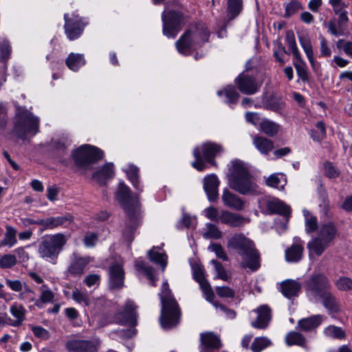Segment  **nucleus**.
I'll list each match as a JSON object with an SVG mask.
<instances>
[{
	"instance_id": "nucleus-52",
	"label": "nucleus",
	"mask_w": 352,
	"mask_h": 352,
	"mask_svg": "<svg viewBox=\"0 0 352 352\" xmlns=\"http://www.w3.org/2000/svg\"><path fill=\"white\" fill-rule=\"evenodd\" d=\"M211 263L214 265L217 276V278L221 279L225 281H228L230 278V276L228 274L226 270H225L223 265L216 261V260H212Z\"/></svg>"
},
{
	"instance_id": "nucleus-24",
	"label": "nucleus",
	"mask_w": 352,
	"mask_h": 352,
	"mask_svg": "<svg viewBox=\"0 0 352 352\" xmlns=\"http://www.w3.org/2000/svg\"><path fill=\"white\" fill-rule=\"evenodd\" d=\"M256 319L252 322V326L256 329H265L271 320V309L267 305H262L256 309Z\"/></svg>"
},
{
	"instance_id": "nucleus-7",
	"label": "nucleus",
	"mask_w": 352,
	"mask_h": 352,
	"mask_svg": "<svg viewBox=\"0 0 352 352\" xmlns=\"http://www.w3.org/2000/svg\"><path fill=\"white\" fill-rule=\"evenodd\" d=\"M66 241L65 236L60 233L45 236L38 245L40 256L46 261L54 262Z\"/></svg>"
},
{
	"instance_id": "nucleus-36",
	"label": "nucleus",
	"mask_w": 352,
	"mask_h": 352,
	"mask_svg": "<svg viewBox=\"0 0 352 352\" xmlns=\"http://www.w3.org/2000/svg\"><path fill=\"white\" fill-rule=\"evenodd\" d=\"M285 107V103L280 98L271 97L263 102V107L265 109L281 113Z\"/></svg>"
},
{
	"instance_id": "nucleus-61",
	"label": "nucleus",
	"mask_w": 352,
	"mask_h": 352,
	"mask_svg": "<svg viewBox=\"0 0 352 352\" xmlns=\"http://www.w3.org/2000/svg\"><path fill=\"white\" fill-rule=\"evenodd\" d=\"M155 264L160 266L162 272L165 271L168 265V255L164 251L155 250Z\"/></svg>"
},
{
	"instance_id": "nucleus-13",
	"label": "nucleus",
	"mask_w": 352,
	"mask_h": 352,
	"mask_svg": "<svg viewBox=\"0 0 352 352\" xmlns=\"http://www.w3.org/2000/svg\"><path fill=\"white\" fill-rule=\"evenodd\" d=\"M64 30L67 38L74 41L78 38L82 34L87 22L79 15L73 13L71 16L64 14Z\"/></svg>"
},
{
	"instance_id": "nucleus-21",
	"label": "nucleus",
	"mask_w": 352,
	"mask_h": 352,
	"mask_svg": "<svg viewBox=\"0 0 352 352\" xmlns=\"http://www.w3.org/2000/svg\"><path fill=\"white\" fill-rule=\"evenodd\" d=\"M219 221L221 223L233 228L241 227L249 222V221L242 215L228 210L221 211L219 216Z\"/></svg>"
},
{
	"instance_id": "nucleus-20",
	"label": "nucleus",
	"mask_w": 352,
	"mask_h": 352,
	"mask_svg": "<svg viewBox=\"0 0 352 352\" xmlns=\"http://www.w3.org/2000/svg\"><path fill=\"white\" fill-rule=\"evenodd\" d=\"M72 221L73 217L67 214L63 216L51 217L45 219H41L39 226H41L45 230H52L59 226H67Z\"/></svg>"
},
{
	"instance_id": "nucleus-19",
	"label": "nucleus",
	"mask_w": 352,
	"mask_h": 352,
	"mask_svg": "<svg viewBox=\"0 0 352 352\" xmlns=\"http://www.w3.org/2000/svg\"><path fill=\"white\" fill-rule=\"evenodd\" d=\"M65 346L69 352H97L96 345L91 340H69L67 342Z\"/></svg>"
},
{
	"instance_id": "nucleus-43",
	"label": "nucleus",
	"mask_w": 352,
	"mask_h": 352,
	"mask_svg": "<svg viewBox=\"0 0 352 352\" xmlns=\"http://www.w3.org/2000/svg\"><path fill=\"white\" fill-rule=\"evenodd\" d=\"M6 233L3 240L2 241L3 245H7L10 248L14 246L17 243L16 240V230L11 226H6Z\"/></svg>"
},
{
	"instance_id": "nucleus-37",
	"label": "nucleus",
	"mask_w": 352,
	"mask_h": 352,
	"mask_svg": "<svg viewBox=\"0 0 352 352\" xmlns=\"http://www.w3.org/2000/svg\"><path fill=\"white\" fill-rule=\"evenodd\" d=\"M227 13L230 20L236 18L243 10V0H227Z\"/></svg>"
},
{
	"instance_id": "nucleus-38",
	"label": "nucleus",
	"mask_w": 352,
	"mask_h": 352,
	"mask_svg": "<svg viewBox=\"0 0 352 352\" xmlns=\"http://www.w3.org/2000/svg\"><path fill=\"white\" fill-rule=\"evenodd\" d=\"M285 342L287 346L298 345L301 347H305L306 339L300 333L291 331L285 336Z\"/></svg>"
},
{
	"instance_id": "nucleus-46",
	"label": "nucleus",
	"mask_w": 352,
	"mask_h": 352,
	"mask_svg": "<svg viewBox=\"0 0 352 352\" xmlns=\"http://www.w3.org/2000/svg\"><path fill=\"white\" fill-rule=\"evenodd\" d=\"M18 298L25 303L34 302L36 306V301L37 300L35 292L25 285L24 289L18 295Z\"/></svg>"
},
{
	"instance_id": "nucleus-62",
	"label": "nucleus",
	"mask_w": 352,
	"mask_h": 352,
	"mask_svg": "<svg viewBox=\"0 0 352 352\" xmlns=\"http://www.w3.org/2000/svg\"><path fill=\"white\" fill-rule=\"evenodd\" d=\"M208 250L214 252L216 256L223 261H228V256L221 244L212 243L208 247Z\"/></svg>"
},
{
	"instance_id": "nucleus-54",
	"label": "nucleus",
	"mask_w": 352,
	"mask_h": 352,
	"mask_svg": "<svg viewBox=\"0 0 352 352\" xmlns=\"http://www.w3.org/2000/svg\"><path fill=\"white\" fill-rule=\"evenodd\" d=\"M338 290L350 291L352 290V279L346 276L340 277L335 283Z\"/></svg>"
},
{
	"instance_id": "nucleus-11",
	"label": "nucleus",
	"mask_w": 352,
	"mask_h": 352,
	"mask_svg": "<svg viewBox=\"0 0 352 352\" xmlns=\"http://www.w3.org/2000/svg\"><path fill=\"white\" fill-rule=\"evenodd\" d=\"M330 288V281L322 273L311 274L305 283V290L307 296L316 300H319V297Z\"/></svg>"
},
{
	"instance_id": "nucleus-34",
	"label": "nucleus",
	"mask_w": 352,
	"mask_h": 352,
	"mask_svg": "<svg viewBox=\"0 0 352 352\" xmlns=\"http://www.w3.org/2000/svg\"><path fill=\"white\" fill-rule=\"evenodd\" d=\"M65 64L69 69L77 72L85 64V60L83 54L70 53L65 60Z\"/></svg>"
},
{
	"instance_id": "nucleus-10",
	"label": "nucleus",
	"mask_w": 352,
	"mask_h": 352,
	"mask_svg": "<svg viewBox=\"0 0 352 352\" xmlns=\"http://www.w3.org/2000/svg\"><path fill=\"white\" fill-rule=\"evenodd\" d=\"M182 311L176 300L162 304L160 323L162 329L169 330L176 327L181 321Z\"/></svg>"
},
{
	"instance_id": "nucleus-57",
	"label": "nucleus",
	"mask_w": 352,
	"mask_h": 352,
	"mask_svg": "<svg viewBox=\"0 0 352 352\" xmlns=\"http://www.w3.org/2000/svg\"><path fill=\"white\" fill-rule=\"evenodd\" d=\"M302 4L298 1H292L285 6V16L289 18L292 15L297 13L300 10H302Z\"/></svg>"
},
{
	"instance_id": "nucleus-63",
	"label": "nucleus",
	"mask_w": 352,
	"mask_h": 352,
	"mask_svg": "<svg viewBox=\"0 0 352 352\" xmlns=\"http://www.w3.org/2000/svg\"><path fill=\"white\" fill-rule=\"evenodd\" d=\"M324 175L329 178H336L340 175L338 169L330 162L324 163Z\"/></svg>"
},
{
	"instance_id": "nucleus-32",
	"label": "nucleus",
	"mask_w": 352,
	"mask_h": 352,
	"mask_svg": "<svg viewBox=\"0 0 352 352\" xmlns=\"http://www.w3.org/2000/svg\"><path fill=\"white\" fill-rule=\"evenodd\" d=\"M298 40L300 46L303 49L311 65L314 67V57L311 39L307 34H298Z\"/></svg>"
},
{
	"instance_id": "nucleus-8",
	"label": "nucleus",
	"mask_w": 352,
	"mask_h": 352,
	"mask_svg": "<svg viewBox=\"0 0 352 352\" xmlns=\"http://www.w3.org/2000/svg\"><path fill=\"white\" fill-rule=\"evenodd\" d=\"M223 152L221 144L212 142L203 143L200 146H197L193 150V155L195 161L192 162V166L199 171H202L206 167L203 161L205 160L212 164H214V157Z\"/></svg>"
},
{
	"instance_id": "nucleus-51",
	"label": "nucleus",
	"mask_w": 352,
	"mask_h": 352,
	"mask_svg": "<svg viewBox=\"0 0 352 352\" xmlns=\"http://www.w3.org/2000/svg\"><path fill=\"white\" fill-rule=\"evenodd\" d=\"M305 217V231L307 234L315 232L318 228V220L314 216L309 214L308 211H304Z\"/></svg>"
},
{
	"instance_id": "nucleus-31",
	"label": "nucleus",
	"mask_w": 352,
	"mask_h": 352,
	"mask_svg": "<svg viewBox=\"0 0 352 352\" xmlns=\"http://www.w3.org/2000/svg\"><path fill=\"white\" fill-rule=\"evenodd\" d=\"M135 268L139 276L146 278L151 282V285H153L154 279L153 268L148 263L139 258L135 261Z\"/></svg>"
},
{
	"instance_id": "nucleus-49",
	"label": "nucleus",
	"mask_w": 352,
	"mask_h": 352,
	"mask_svg": "<svg viewBox=\"0 0 352 352\" xmlns=\"http://www.w3.org/2000/svg\"><path fill=\"white\" fill-rule=\"evenodd\" d=\"M139 168L133 165H129L126 170V173L132 185L137 190H140V182L138 179Z\"/></svg>"
},
{
	"instance_id": "nucleus-56",
	"label": "nucleus",
	"mask_w": 352,
	"mask_h": 352,
	"mask_svg": "<svg viewBox=\"0 0 352 352\" xmlns=\"http://www.w3.org/2000/svg\"><path fill=\"white\" fill-rule=\"evenodd\" d=\"M199 284L206 299L212 304V302H214L213 300L214 294L209 283L207 280H205L199 283Z\"/></svg>"
},
{
	"instance_id": "nucleus-18",
	"label": "nucleus",
	"mask_w": 352,
	"mask_h": 352,
	"mask_svg": "<svg viewBox=\"0 0 352 352\" xmlns=\"http://www.w3.org/2000/svg\"><path fill=\"white\" fill-rule=\"evenodd\" d=\"M265 206L270 214H278L285 218L286 221L289 220L291 213V208L282 201L272 198L266 201Z\"/></svg>"
},
{
	"instance_id": "nucleus-45",
	"label": "nucleus",
	"mask_w": 352,
	"mask_h": 352,
	"mask_svg": "<svg viewBox=\"0 0 352 352\" xmlns=\"http://www.w3.org/2000/svg\"><path fill=\"white\" fill-rule=\"evenodd\" d=\"M326 336L333 339H344L346 336L344 331L339 327L329 325L324 330Z\"/></svg>"
},
{
	"instance_id": "nucleus-26",
	"label": "nucleus",
	"mask_w": 352,
	"mask_h": 352,
	"mask_svg": "<svg viewBox=\"0 0 352 352\" xmlns=\"http://www.w3.org/2000/svg\"><path fill=\"white\" fill-rule=\"evenodd\" d=\"M74 256L67 271L72 276H80L83 274L85 267L91 262V258L77 256L76 254H74Z\"/></svg>"
},
{
	"instance_id": "nucleus-55",
	"label": "nucleus",
	"mask_w": 352,
	"mask_h": 352,
	"mask_svg": "<svg viewBox=\"0 0 352 352\" xmlns=\"http://www.w3.org/2000/svg\"><path fill=\"white\" fill-rule=\"evenodd\" d=\"M199 284L206 299L212 304V302H214L213 300L214 294L209 283L207 280H205L199 283Z\"/></svg>"
},
{
	"instance_id": "nucleus-29",
	"label": "nucleus",
	"mask_w": 352,
	"mask_h": 352,
	"mask_svg": "<svg viewBox=\"0 0 352 352\" xmlns=\"http://www.w3.org/2000/svg\"><path fill=\"white\" fill-rule=\"evenodd\" d=\"M319 299L322 300L323 306L330 313H336L340 310L339 302L336 296L329 290L321 295Z\"/></svg>"
},
{
	"instance_id": "nucleus-9",
	"label": "nucleus",
	"mask_w": 352,
	"mask_h": 352,
	"mask_svg": "<svg viewBox=\"0 0 352 352\" xmlns=\"http://www.w3.org/2000/svg\"><path fill=\"white\" fill-rule=\"evenodd\" d=\"M163 34L168 38H175L182 28L188 22V16L184 13L169 10L162 14Z\"/></svg>"
},
{
	"instance_id": "nucleus-40",
	"label": "nucleus",
	"mask_w": 352,
	"mask_h": 352,
	"mask_svg": "<svg viewBox=\"0 0 352 352\" xmlns=\"http://www.w3.org/2000/svg\"><path fill=\"white\" fill-rule=\"evenodd\" d=\"M40 290V298L36 301V307L38 308H41L43 304L52 302L54 297L53 292L46 285H42Z\"/></svg>"
},
{
	"instance_id": "nucleus-15",
	"label": "nucleus",
	"mask_w": 352,
	"mask_h": 352,
	"mask_svg": "<svg viewBox=\"0 0 352 352\" xmlns=\"http://www.w3.org/2000/svg\"><path fill=\"white\" fill-rule=\"evenodd\" d=\"M235 82L239 91L247 95L254 94L261 86V84L257 82L254 76L245 73L239 74L235 79Z\"/></svg>"
},
{
	"instance_id": "nucleus-3",
	"label": "nucleus",
	"mask_w": 352,
	"mask_h": 352,
	"mask_svg": "<svg viewBox=\"0 0 352 352\" xmlns=\"http://www.w3.org/2000/svg\"><path fill=\"white\" fill-rule=\"evenodd\" d=\"M229 171L231 188L241 195H257L261 193L259 187L242 161L239 160L232 161Z\"/></svg>"
},
{
	"instance_id": "nucleus-53",
	"label": "nucleus",
	"mask_w": 352,
	"mask_h": 352,
	"mask_svg": "<svg viewBox=\"0 0 352 352\" xmlns=\"http://www.w3.org/2000/svg\"><path fill=\"white\" fill-rule=\"evenodd\" d=\"M159 296L161 299L162 304L168 301L176 300L171 294L167 280H165L163 283L161 292L159 294Z\"/></svg>"
},
{
	"instance_id": "nucleus-44",
	"label": "nucleus",
	"mask_w": 352,
	"mask_h": 352,
	"mask_svg": "<svg viewBox=\"0 0 352 352\" xmlns=\"http://www.w3.org/2000/svg\"><path fill=\"white\" fill-rule=\"evenodd\" d=\"M294 58L295 61L294 62V65L296 68L298 77L302 81H307L308 80V73L306 63L303 61L300 54V58Z\"/></svg>"
},
{
	"instance_id": "nucleus-42",
	"label": "nucleus",
	"mask_w": 352,
	"mask_h": 352,
	"mask_svg": "<svg viewBox=\"0 0 352 352\" xmlns=\"http://www.w3.org/2000/svg\"><path fill=\"white\" fill-rule=\"evenodd\" d=\"M223 94H225L228 99L227 102L229 104H236L239 98V94L237 92L234 87L232 85H228L225 87L224 89L219 90L217 91V95L219 96H221Z\"/></svg>"
},
{
	"instance_id": "nucleus-48",
	"label": "nucleus",
	"mask_w": 352,
	"mask_h": 352,
	"mask_svg": "<svg viewBox=\"0 0 352 352\" xmlns=\"http://www.w3.org/2000/svg\"><path fill=\"white\" fill-rule=\"evenodd\" d=\"M271 344V341L266 337H257L251 345V350L252 352H261Z\"/></svg>"
},
{
	"instance_id": "nucleus-1",
	"label": "nucleus",
	"mask_w": 352,
	"mask_h": 352,
	"mask_svg": "<svg viewBox=\"0 0 352 352\" xmlns=\"http://www.w3.org/2000/svg\"><path fill=\"white\" fill-rule=\"evenodd\" d=\"M116 198L127 216L122 229V236L125 241L131 243L133 240L134 232L140 223L138 197L137 194L132 193L126 185L120 183Z\"/></svg>"
},
{
	"instance_id": "nucleus-58",
	"label": "nucleus",
	"mask_w": 352,
	"mask_h": 352,
	"mask_svg": "<svg viewBox=\"0 0 352 352\" xmlns=\"http://www.w3.org/2000/svg\"><path fill=\"white\" fill-rule=\"evenodd\" d=\"M212 305L226 318L234 319L236 317V312L234 310L226 307L225 305L220 304L218 302H212Z\"/></svg>"
},
{
	"instance_id": "nucleus-47",
	"label": "nucleus",
	"mask_w": 352,
	"mask_h": 352,
	"mask_svg": "<svg viewBox=\"0 0 352 352\" xmlns=\"http://www.w3.org/2000/svg\"><path fill=\"white\" fill-rule=\"evenodd\" d=\"M285 41L292 50L294 58H300V52L298 49L294 33L292 30H288L286 32Z\"/></svg>"
},
{
	"instance_id": "nucleus-2",
	"label": "nucleus",
	"mask_w": 352,
	"mask_h": 352,
	"mask_svg": "<svg viewBox=\"0 0 352 352\" xmlns=\"http://www.w3.org/2000/svg\"><path fill=\"white\" fill-rule=\"evenodd\" d=\"M227 247L234 250L241 256L240 263L243 268H248L252 272L261 267V256L255 244L243 233H235L228 238Z\"/></svg>"
},
{
	"instance_id": "nucleus-27",
	"label": "nucleus",
	"mask_w": 352,
	"mask_h": 352,
	"mask_svg": "<svg viewBox=\"0 0 352 352\" xmlns=\"http://www.w3.org/2000/svg\"><path fill=\"white\" fill-rule=\"evenodd\" d=\"M222 200L226 206L236 210H241L244 207L241 198L226 189L223 190Z\"/></svg>"
},
{
	"instance_id": "nucleus-6",
	"label": "nucleus",
	"mask_w": 352,
	"mask_h": 352,
	"mask_svg": "<svg viewBox=\"0 0 352 352\" xmlns=\"http://www.w3.org/2000/svg\"><path fill=\"white\" fill-rule=\"evenodd\" d=\"M338 233L336 225L331 222L321 224L317 236L307 243L309 254L320 256L334 241Z\"/></svg>"
},
{
	"instance_id": "nucleus-17",
	"label": "nucleus",
	"mask_w": 352,
	"mask_h": 352,
	"mask_svg": "<svg viewBox=\"0 0 352 352\" xmlns=\"http://www.w3.org/2000/svg\"><path fill=\"white\" fill-rule=\"evenodd\" d=\"M303 252L304 241L298 237H295L292 245L285 250V260L289 263H298L302 259Z\"/></svg>"
},
{
	"instance_id": "nucleus-5",
	"label": "nucleus",
	"mask_w": 352,
	"mask_h": 352,
	"mask_svg": "<svg viewBox=\"0 0 352 352\" xmlns=\"http://www.w3.org/2000/svg\"><path fill=\"white\" fill-rule=\"evenodd\" d=\"M12 133L25 140L39 131V120L28 110L19 107L14 118Z\"/></svg>"
},
{
	"instance_id": "nucleus-35",
	"label": "nucleus",
	"mask_w": 352,
	"mask_h": 352,
	"mask_svg": "<svg viewBox=\"0 0 352 352\" xmlns=\"http://www.w3.org/2000/svg\"><path fill=\"white\" fill-rule=\"evenodd\" d=\"M253 144L262 154L265 155L268 154L274 148L273 142L264 137L255 136Z\"/></svg>"
},
{
	"instance_id": "nucleus-4",
	"label": "nucleus",
	"mask_w": 352,
	"mask_h": 352,
	"mask_svg": "<svg viewBox=\"0 0 352 352\" xmlns=\"http://www.w3.org/2000/svg\"><path fill=\"white\" fill-rule=\"evenodd\" d=\"M209 32L204 24H198L186 30L175 42V46L179 53L189 55L208 41Z\"/></svg>"
},
{
	"instance_id": "nucleus-59",
	"label": "nucleus",
	"mask_w": 352,
	"mask_h": 352,
	"mask_svg": "<svg viewBox=\"0 0 352 352\" xmlns=\"http://www.w3.org/2000/svg\"><path fill=\"white\" fill-rule=\"evenodd\" d=\"M215 292L218 296L223 298H232L235 296L234 290L228 286L216 287Z\"/></svg>"
},
{
	"instance_id": "nucleus-23",
	"label": "nucleus",
	"mask_w": 352,
	"mask_h": 352,
	"mask_svg": "<svg viewBox=\"0 0 352 352\" xmlns=\"http://www.w3.org/2000/svg\"><path fill=\"white\" fill-rule=\"evenodd\" d=\"M219 181L214 174L208 175L204 179V188L210 201H214L218 197Z\"/></svg>"
},
{
	"instance_id": "nucleus-60",
	"label": "nucleus",
	"mask_w": 352,
	"mask_h": 352,
	"mask_svg": "<svg viewBox=\"0 0 352 352\" xmlns=\"http://www.w3.org/2000/svg\"><path fill=\"white\" fill-rule=\"evenodd\" d=\"M16 258L12 254H4L0 258V267L1 268H11L16 263Z\"/></svg>"
},
{
	"instance_id": "nucleus-12",
	"label": "nucleus",
	"mask_w": 352,
	"mask_h": 352,
	"mask_svg": "<svg viewBox=\"0 0 352 352\" xmlns=\"http://www.w3.org/2000/svg\"><path fill=\"white\" fill-rule=\"evenodd\" d=\"M103 156L102 151L98 148L89 144H83L72 152L75 164L78 167H85L96 163Z\"/></svg>"
},
{
	"instance_id": "nucleus-28",
	"label": "nucleus",
	"mask_w": 352,
	"mask_h": 352,
	"mask_svg": "<svg viewBox=\"0 0 352 352\" xmlns=\"http://www.w3.org/2000/svg\"><path fill=\"white\" fill-rule=\"evenodd\" d=\"M322 318L321 315H314L309 318H302L298 322L296 328L304 331H311L321 324Z\"/></svg>"
},
{
	"instance_id": "nucleus-41",
	"label": "nucleus",
	"mask_w": 352,
	"mask_h": 352,
	"mask_svg": "<svg viewBox=\"0 0 352 352\" xmlns=\"http://www.w3.org/2000/svg\"><path fill=\"white\" fill-rule=\"evenodd\" d=\"M265 184L272 188H282L286 184V179L283 174L274 173L266 178Z\"/></svg>"
},
{
	"instance_id": "nucleus-14",
	"label": "nucleus",
	"mask_w": 352,
	"mask_h": 352,
	"mask_svg": "<svg viewBox=\"0 0 352 352\" xmlns=\"http://www.w3.org/2000/svg\"><path fill=\"white\" fill-rule=\"evenodd\" d=\"M137 308L138 307L133 300H127L123 307V309L116 315V319L121 324L134 327L138 323Z\"/></svg>"
},
{
	"instance_id": "nucleus-30",
	"label": "nucleus",
	"mask_w": 352,
	"mask_h": 352,
	"mask_svg": "<svg viewBox=\"0 0 352 352\" xmlns=\"http://www.w3.org/2000/svg\"><path fill=\"white\" fill-rule=\"evenodd\" d=\"M114 175L113 164H106L100 170L95 172L92 177L99 184L104 185L107 179L112 178Z\"/></svg>"
},
{
	"instance_id": "nucleus-33",
	"label": "nucleus",
	"mask_w": 352,
	"mask_h": 352,
	"mask_svg": "<svg viewBox=\"0 0 352 352\" xmlns=\"http://www.w3.org/2000/svg\"><path fill=\"white\" fill-rule=\"evenodd\" d=\"M10 312L14 318L12 325L17 327L22 324L25 320L26 310L23 306L19 303H13L10 308Z\"/></svg>"
},
{
	"instance_id": "nucleus-64",
	"label": "nucleus",
	"mask_w": 352,
	"mask_h": 352,
	"mask_svg": "<svg viewBox=\"0 0 352 352\" xmlns=\"http://www.w3.org/2000/svg\"><path fill=\"white\" fill-rule=\"evenodd\" d=\"M334 14L338 16L337 23L338 27H342L346 30V25L349 21L346 9L336 12Z\"/></svg>"
},
{
	"instance_id": "nucleus-50",
	"label": "nucleus",
	"mask_w": 352,
	"mask_h": 352,
	"mask_svg": "<svg viewBox=\"0 0 352 352\" xmlns=\"http://www.w3.org/2000/svg\"><path fill=\"white\" fill-rule=\"evenodd\" d=\"M206 226V230L204 233V237L205 239H219L222 237V232L216 225L208 223Z\"/></svg>"
},
{
	"instance_id": "nucleus-39",
	"label": "nucleus",
	"mask_w": 352,
	"mask_h": 352,
	"mask_svg": "<svg viewBox=\"0 0 352 352\" xmlns=\"http://www.w3.org/2000/svg\"><path fill=\"white\" fill-rule=\"evenodd\" d=\"M280 125L272 120L264 119L260 122L261 130L267 135L273 137L278 131Z\"/></svg>"
},
{
	"instance_id": "nucleus-22",
	"label": "nucleus",
	"mask_w": 352,
	"mask_h": 352,
	"mask_svg": "<svg viewBox=\"0 0 352 352\" xmlns=\"http://www.w3.org/2000/svg\"><path fill=\"white\" fill-rule=\"evenodd\" d=\"M124 272L119 263L109 267V287L111 289H120L124 286Z\"/></svg>"
},
{
	"instance_id": "nucleus-25",
	"label": "nucleus",
	"mask_w": 352,
	"mask_h": 352,
	"mask_svg": "<svg viewBox=\"0 0 352 352\" xmlns=\"http://www.w3.org/2000/svg\"><path fill=\"white\" fill-rule=\"evenodd\" d=\"M301 287L300 282L296 280L287 279L280 284V291L285 297L291 299L298 295Z\"/></svg>"
},
{
	"instance_id": "nucleus-16",
	"label": "nucleus",
	"mask_w": 352,
	"mask_h": 352,
	"mask_svg": "<svg viewBox=\"0 0 352 352\" xmlns=\"http://www.w3.org/2000/svg\"><path fill=\"white\" fill-rule=\"evenodd\" d=\"M199 340V352H214L221 346L220 338L212 332L200 333Z\"/></svg>"
}]
</instances>
